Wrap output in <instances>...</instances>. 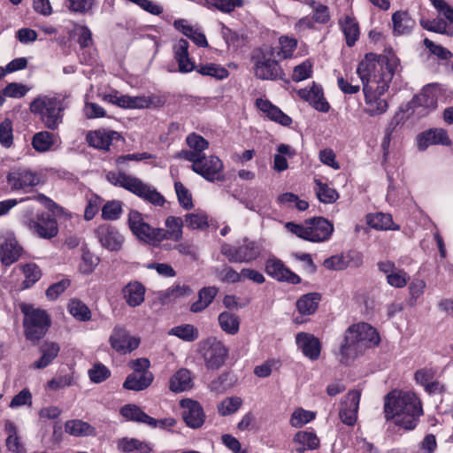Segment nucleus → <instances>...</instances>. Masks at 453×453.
I'll use <instances>...</instances> for the list:
<instances>
[{
    "instance_id": "nucleus-1",
    "label": "nucleus",
    "mask_w": 453,
    "mask_h": 453,
    "mask_svg": "<svg viewBox=\"0 0 453 453\" xmlns=\"http://www.w3.org/2000/svg\"><path fill=\"white\" fill-rule=\"evenodd\" d=\"M398 67L399 59L393 54L377 56L368 53L359 62L357 73L363 84L364 112L370 117L382 115L388 111V103L383 95Z\"/></svg>"
},
{
    "instance_id": "nucleus-2",
    "label": "nucleus",
    "mask_w": 453,
    "mask_h": 453,
    "mask_svg": "<svg viewBox=\"0 0 453 453\" xmlns=\"http://www.w3.org/2000/svg\"><path fill=\"white\" fill-rule=\"evenodd\" d=\"M384 414L387 421L404 430H413L423 415L421 401L413 392L392 390L384 397Z\"/></svg>"
},
{
    "instance_id": "nucleus-3",
    "label": "nucleus",
    "mask_w": 453,
    "mask_h": 453,
    "mask_svg": "<svg viewBox=\"0 0 453 453\" xmlns=\"http://www.w3.org/2000/svg\"><path fill=\"white\" fill-rule=\"evenodd\" d=\"M380 336L374 327L367 323L350 326L345 332L343 342L340 347L341 363L348 364L364 349L377 345Z\"/></svg>"
},
{
    "instance_id": "nucleus-4",
    "label": "nucleus",
    "mask_w": 453,
    "mask_h": 453,
    "mask_svg": "<svg viewBox=\"0 0 453 453\" xmlns=\"http://www.w3.org/2000/svg\"><path fill=\"white\" fill-rule=\"evenodd\" d=\"M67 98L68 96L61 94L40 95L30 103L29 110L39 117L47 129L55 131L63 123L64 112L68 107Z\"/></svg>"
},
{
    "instance_id": "nucleus-5",
    "label": "nucleus",
    "mask_w": 453,
    "mask_h": 453,
    "mask_svg": "<svg viewBox=\"0 0 453 453\" xmlns=\"http://www.w3.org/2000/svg\"><path fill=\"white\" fill-rule=\"evenodd\" d=\"M106 180L155 206H163L165 203V197L153 186L144 183L137 177L121 172H109L106 173Z\"/></svg>"
},
{
    "instance_id": "nucleus-6",
    "label": "nucleus",
    "mask_w": 453,
    "mask_h": 453,
    "mask_svg": "<svg viewBox=\"0 0 453 453\" xmlns=\"http://www.w3.org/2000/svg\"><path fill=\"white\" fill-rule=\"evenodd\" d=\"M21 311L24 314V334L29 341H39L47 333L50 326V318L46 311L35 308L30 304H22Z\"/></svg>"
},
{
    "instance_id": "nucleus-7",
    "label": "nucleus",
    "mask_w": 453,
    "mask_h": 453,
    "mask_svg": "<svg viewBox=\"0 0 453 453\" xmlns=\"http://www.w3.org/2000/svg\"><path fill=\"white\" fill-rule=\"evenodd\" d=\"M286 227L298 237L312 242L327 241L334 231L333 224L322 217L311 219L306 226L288 222Z\"/></svg>"
},
{
    "instance_id": "nucleus-8",
    "label": "nucleus",
    "mask_w": 453,
    "mask_h": 453,
    "mask_svg": "<svg viewBox=\"0 0 453 453\" xmlns=\"http://www.w3.org/2000/svg\"><path fill=\"white\" fill-rule=\"evenodd\" d=\"M263 248L260 241L244 238L238 246L223 243L220 252L230 263H250L259 257Z\"/></svg>"
},
{
    "instance_id": "nucleus-9",
    "label": "nucleus",
    "mask_w": 453,
    "mask_h": 453,
    "mask_svg": "<svg viewBox=\"0 0 453 453\" xmlns=\"http://www.w3.org/2000/svg\"><path fill=\"white\" fill-rule=\"evenodd\" d=\"M33 214L32 209H27L22 215L23 224L33 234L46 240L57 236L58 226L54 218L44 212L38 213L35 218L33 217Z\"/></svg>"
},
{
    "instance_id": "nucleus-10",
    "label": "nucleus",
    "mask_w": 453,
    "mask_h": 453,
    "mask_svg": "<svg viewBox=\"0 0 453 453\" xmlns=\"http://www.w3.org/2000/svg\"><path fill=\"white\" fill-rule=\"evenodd\" d=\"M6 188L13 193H28L40 182L36 173L27 167H12L6 174Z\"/></svg>"
},
{
    "instance_id": "nucleus-11",
    "label": "nucleus",
    "mask_w": 453,
    "mask_h": 453,
    "mask_svg": "<svg viewBox=\"0 0 453 453\" xmlns=\"http://www.w3.org/2000/svg\"><path fill=\"white\" fill-rule=\"evenodd\" d=\"M255 76L259 80L274 81L282 79L284 72L278 61L275 59V50L270 48L257 57L254 64Z\"/></svg>"
},
{
    "instance_id": "nucleus-12",
    "label": "nucleus",
    "mask_w": 453,
    "mask_h": 453,
    "mask_svg": "<svg viewBox=\"0 0 453 453\" xmlns=\"http://www.w3.org/2000/svg\"><path fill=\"white\" fill-rule=\"evenodd\" d=\"M200 352L208 369L220 368L227 356L228 349L225 344L215 338H208L200 343Z\"/></svg>"
},
{
    "instance_id": "nucleus-13",
    "label": "nucleus",
    "mask_w": 453,
    "mask_h": 453,
    "mask_svg": "<svg viewBox=\"0 0 453 453\" xmlns=\"http://www.w3.org/2000/svg\"><path fill=\"white\" fill-rule=\"evenodd\" d=\"M128 225L132 233L138 239L153 246L158 245L157 228L146 223L142 213L137 211H131L128 214Z\"/></svg>"
},
{
    "instance_id": "nucleus-14",
    "label": "nucleus",
    "mask_w": 453,
    "mask_h": 453,
    "mask_svg": "<svg viewBox=\"0 0 453 453\" xmlns=\"http://www.w3.org/2000/svg\"><path fill=\"white\" fill-rule=\"evenodd\" d=\"M192 170L208 181L224 180L223 162L216 156L203 155L200 162L191 165Z\"/></svg>"
},
{
    "instance_id": "nucleus-15",
    "label": "nucleus",
    "mask_w": 453,
    "mask_h": 453,
    "mask_svg": "<svg viewBox=\"0 0 453 453\" xmlns=\"http://www.w3.org/2000/svg\"><path fill=\"white\" fill-rule=\"evenodd\" d=\"M95 235L103 248L112 252L119 251L125 242L124 235L110 224L100 225L95 230Z\"/></svg>"
},
{
    "instance_id": "nucleus-16",
    "label": "nucleus",
    "mask_w": 453,
    "mask_h": 453,
    "mask_svg": "<svg viewBox=\"0 0 453 453\" xmlns=\"http://www.w3.org/2000/svg\"><path fill=\"white\" fill-rule=\"evenodd\" d=\"M111 348L120 354L130 353L136 349L140 344V340L130 336L128 332L121 326H115L109 338Z\"/></svg>"
},
{
    "instance_id": "nucleus-17",
    "label": "nucleus",
    "mask_w": 453,
    "mask_h": 453,
    "mask_svg": "<svg viewBox=\"0 0 453 453\" xmlns=\"http://www.w3.org/2000/svg\"><path fill=\"white\" fill-rule=\"evenodd\" d=\"M361 392L354 389L350 390L342 401V408L339 416L341 420L347 426H354L357 421V411Z\"/></svg>"
},
{
    "instance_id": "nucleus-18",
    "label": "nucleus",
    "mask_w": 453,
    "mask_h": 453,
    "mask_svg": "<svg viewBox=\"0 0 453 453\" xmlns=\"http://www.w3.org/2000/svg\"><path fill=\"white\" fill-rule=\"evenodd\" d=\"M182 411V418L186 425L193 429L199 428L205 420V415L200 403L191 399H183L180 403Z\"/></svg>"
},
{
    "instance_id": "nucleus-19",
    "label": "nucleus",
    "mask_w": 453,
    "mask_h": 453,
    "mask_svg": "<svg viewBox=\"0 0 453 453\" xmlns=\"http://www.w3.org/2000/svg\"><path fill=\"white\" fill-rule=\"evenodd\" d=\"M265 272L279 281H286L294 285L301 282V278L277 258H270L266 261Z\"/></svg>"
},
{
    "instance_id": "nucleus-20",
    "label": "nucleus",
    "mask_w": 453,
    "mask_h": 453,
    "mask_svg": "<svg viewBox=\"0 0 453 453\" xmlns=\"http://www.w3.org/2000/svg\"><path fill=\"white\" fill-rule=\"evenodd\" d=\"M417 142L419 150H425L431 145L449 146L451 144L447 131L442 128H431L419 134L417 137Z\"/></svg>"
},
{
    "instance_id": "nucleus-21",
    "label": "nucleus",
    "mask_w": 453,
    "mask_h": 453,
    "mask_svg": "<svg viewBox=\"0 0 453 453\" xmlns=\"http://www.w3.org/2000/svg\"><path fill=\"white\" fill-rule=\"evenodd\" d=\"M184 221L180 217L168 216L165 219V228H157L158 244L164 240L179 242L182 239Z\"/></svg>"
},
{
    "instance_id": "nucleus-22",
    "label": "nucleus",
    "mask_w": 453,
    "mask_h": 453,
    "mask_svg": "<svg viewBox=\"0 0 453 453\" xmlns=\"http://www.w3.org/2000/svg\"><path fill=\"white\" fill-rule=\"evenodd\" d=\"M22 248L13 236H0V259L4 265H11L20 257Z\"/></svg>"
},
{
    "instance_id": "nucleus-23",
    "label": "nucleus",
    "mask_w": 453,
    "mask_h": 453,
    "mask_svg": "<svg viewBox=\"0 0 453 453\" xmlns=\"http://www.w3.org/2000/svg\"><path fill=\"white\" fill-rule=\"evenodd\" d=\"M297 94L302 99L311 104L317 111L321 112H327L329 111L330 106L324 97L321 87L316 85L314 82L310 88L299 89Z\"/></svg>"
},
{
    "instance_id": "nucleus-24",
    "label": "nucleus",
    "mask_w": 453,
    "mask_h": 453,
    "mask_svg": "<svg viewBox=\"0 0 453 453\" xmlns=\"http://www.w3.org/2000/svg\"><path fill=\"white\" fill-rule=\"evenodd\" d=\"M296 341L305 357L311 360L319 359L321 345L317 337L307 333H299L296 334Z\"/></svg>"
},
{
    "instance_id": "nucleus-25",
    "label": "nucleus",
    "mask_w": 453,
    "mask_h": 453,
    "mask_svg": "<svg viewBox=\"0 0 453 453\" xmlns=\"http://www.w3.org/2000/svg\"><path fill=\"white\" fill-rule=\"evenodd\" d=\"M192 293L193 290L188 285L175 283L166 289L157 291L155 295L158 303L165 305L178 298L189 296Z\"/></svg>"
},
{
    "instance_id": "nucleus-26",
    "label": "nucleus",
    "mask_w": 453,
    "mask_h": 453,
    "mask_svg": "<svg viewBox=\"0 0 453 453\" xmlns=\"http://www.w3.org/2000/svg\"><path fill=\"white\" fill-rule=\"evenodd\" d=\"M145 292V287L136 280L128 282L122 288L123 298L130 307L140 306L144 302Z\"/></svg>"
},
{
    "instance_id": "nucleus-27",
    "label": "nucleus",
    "mask_w": 453,
    "mask_h": 453,
    "mask_svg": "<svg viewBox=\"0 0 453 453\" xmlns=\"http://www.w3.org/2000/svg\"><path fill=\"white\" fill-rule=\"evenodd\" d=\"M188 46V42L185 39L179 40L173 45L174 59L178 63L180 73H189L196 68L194 62L189 58Z\"/></svg>"
},
{
    "instance_id": "nucleus-28",
    "label": "nucleus",
    "mask_w": 453,
    "mask_h": 453,
    "mask_svg": "<svg viewBox=\"0 0 453 453\" xmlns=\"http://www.w3.org/2000/svg\"><path fill=\"white\" fill-rule=\"evenodd\" d=\"M256 105L273 121L280 123L285 127H288L292 123V119L289 116L285 114L280 108L273 105L268 100L258 98L256 101Z\"/></svg>"
},
{
    "instance_id": "nucleus-29",
    "label": "nucleus",
    "mask_w": 453,
    "mask_h": 453,
    "mask_svg": "<svg viewBox=\"0 0 453 453\" xmlns=\"http://www.w3.org/2000/svg\"><path fill=\"white\" fill-rule=\"evenodd\" d=\"M119 137L115 131L96 130L87 135L88 144L96 149L109 150L112 140Z\"/></svg>"
},
{
    "instance_id": "nucleus-30",
    "label": "nucleus",
    "mask_w": 453,
    "mask_h": 453,
    "mask_svg": "<svg viewBox=\"0 0 453 453\" xmlns=\"http://www.w3.org/2000/svg\"><path fill=\"white\" fill-rule=\"evenodd\" d=\"M193 386L194 381L191 372L184 368L178 370L169 381L170 390L175 393L189 390Z\"/></svg>"
},
{
    "instance_id": "nucleus-31",
    "label": "nucleus",
    "mask_w": 453,
    "mask_h": 453,
    "mask_svg": "<svg viewBox=\"0 0 453 453\" xmlns=\"http://www.w3.org/2000/svg\"><path fill=\"white\" fill-rule=\"evenodd\" d=\"M152 372H132L123 383L127 390L142 391L146 389L153 381Z\"/></svg>"
},
{
    "instance_id": "nucleus-32",
    "label": "nucleus",
    "mask_w": 453,
    "mask_h": 453,
    "mask_svg": "<svg viewBox=\"0 0 453 453\" xmlns=\"http://www.w3.org/2000/svg\"><path fill=\"white\" fill-rule=\"evenodd\" d=\"M33 199L39 202L46 209H48L52 214L50 216L54 218L56 220L57 219L64 221L71 219L72 213L70 211H68L66 209L60 206L57 203H55L52 199L46 196L45 195L37 194L33 196Z\"/></svg>"
},
{
    "instance_id": "nucleus-33",
    "label": "nucleus",
    "mask_w": 453,
    "mask_h": 453,
    "mask_svg": "<svg viewBox=\"0 0 453 453\" xmlns=\"http://www.w3.org/2000/svg\"><path fill=\"white\" fill-rule=\"evenodd\" d=\"M293 442L296 445V450L303 453L305 450L316 449L319 445V439L314 433L299 431L295 434Z\"/></svg>"
},
{
    "instance_id": "nucleus-34",
    "label": "nucleus",
    "mask_w": 453,
    "mask_h": 453,
    "mask_svg": "<svg viewBox=\"0 0 453 453\" xmlns=\"http://www.w3.org/2000/svg\"><path fill=\"white\" fill-rule=\"evenodd\" d=\"M4 433L6 434V447L12 453H24L25 446L18 434L16 426L10 420L4 422Z\"/></svg>"
},
{
    "instance_id": "nucleus-35",
    "label": "nucleus",
    "mask_w": 453,
    "mask_h": 453,
    "mask_svg": "<svg viewBox=\"0 0 453 453\" xmlns=\"http://www.w3.org/2000/svg\"><path fill=\"white\" fill-rule=\"evenodd\" d=\"M42 357L33 364V367L42 369L47 367L58 357L60 347L57 342H46L40 348Z\"/></svg>"
},
{
    "instance_id": "nucleus-36",
    "label": "nucleus",
    "mask_w": 453,
    "mask_h": 453,
    "mask_svg": "<svg viewBox=\"0 0 453 453\" xmlns=\"http://www.w3.org/2000/svg\"><path fill=\"white\" fill-rule=\"evenodd\" d=\"M120 414L126 418L144 423L148 426H155L156 418L150 417L135 404H126L120 409Z\"/></svg>"
},
{
    "instance_id": "nucleus-37",
    "label": "nucleus",
    "mask_w": 453,
    "mask_h": 453,
    "mask_svg": "<svg viewBox=\"0 0 453 453\" xmlns=\"http://www.w3.org/2000/svg\"><path fill=\"white\" fill-rule=\"evenodd\" d=\"M65 430L67 434L80 437V436H96V430L89 423L81 419L68 420L65 424Z\"/></svg>"
},
{
    "instance_id": "nucleus-38",
    "label": "nucleus",
    "mask_w": 453,
    "mask_h": 453,
    "mask_svg": "<svg viewBox=\"0 0 453 453\" xmlns=\"http://www.w3.org/2000/svg\"><path fill=\"white\" fill-rule=\"evenodd\" d=\"M174 27L180 31L184 35L191 39L199 47H207L208 42L205 35L198 29L188 25L184 19L174 21Z\"/></svg>"
},
{
    "instance_id": "nucleus-39",
    "label": "nucleus",
    "mask_w": 453,
    "mask_h": 453,
    "mask_svg": "<svg viewBox=\"0 0 453 453\" xmlns=\"http://www.w3.org/2000/svg\"><path fill=\"white\" fill-rule=\"evenodd\" d=\"M321 300V295L317 292L308 293L302 296L296 302V309L303 315L313 314Z\"/></svg>"
},
{
    "instance_id": "nucleus-40",
    "label": "nucleus",
    "mask_w": 453,
    "mask_h": 453,
    "mask_svg": "<svg viewBox=\"0 0 453 453\" xmlns=\"http://www.w3.org/2000/svg\"><path fill=\"white\" fill-rule=\"evenodd\" d=\"M218 293L215 287H204L198 292V299L190 306V311L198 313L205 310L213 301Z\"/></svg>"
},
{
    "instance_id": "nucleus-41",
    "label": "nucleus",
    "mask_w": 453,
    "mask_h": 453,
    "mask_svg": "<svg viewBox=\"0 0 453 453\" xmlns=\"http://www.w3.org/2000/svg\"><path fill=\"white\" fill-rule=\"evenodd\" d=\"M394 33L396 35L409 34L415 21L411 18L407 12L398 11L392 15Z\"/></svg>"
},
{
    "instance_id": "nucleus-42",
    "label": "nucleus",
    "mask_w": 453,
    "mask_h": 453,
    "mask_svg": "<svg viewBox=\"0 0 453 453\" xmlns=\"http://www.w3.org/2000/svg\"><path fill=\"white\" fill-rule=\"evenodd\" d=\"M238 199L247 209L253 211H257L267 203L265 195L254 188L247 190L244 196Z\"/></svg>"
},
{
    "instance_id": "nucleus-43",
    "label": "nucleus",
    "mask_w": 453,
    "mask_h": 453,
    "mask_svg": "<svg viewBox=\"0 0 453 453\" xmlns=\"http://www.w3.org/2000/svg\"><path fill=\"white\" fill-rule=\"evenodd\" d=\"M367 224L377 230H398L399 226L395 225L390 214L378 212L367 216Z\"/></svg>"
},
{
    "instance_id": "nucleus-44",
    "label": "nucleus",
    "mask_w": 453,
    "mask_h": 453,
    "mask_svg": "<svg viewBox=\"0 0 453 453\" xmlns=\"http://www.w3.org/2000/svg\"><path fill=\"white\" fill-rule=\"evenodd\" d=\"M339 23L345 35L347 45L349 47L353 46L359 37L357 22L353 18L345 16Z\"/></svg>"
},
{
    "instance_id": "nucleus-45",
    "label": "nucleus",
    "mask_w": 453,
    "mask_h": 453,
    "mask_svg": "<svg viewBox=\"0 0 453 453\" xmlns=\"http://www.w3.org/2000/svg\"><path fill=\"white\" fill-rule=\"evenodd\" d=\"M168 334L188 342H195L199 337L198 329L191 324H184L173 326L170 329Z\"/></svg>"
},
{
    "instance_id": "nucleus-46",
    "label": "nucleus",
    "mask_w": 453,
    "mask_h": 453,
    "mask_svg": "<svg viewBox=\"0 0 453 453\" xmlns=\"http://www.w3.org/2000/svg\"><path fill=\"white\" fill-rule=\"evenodd\" d=\"M218 319L221 329L226 334L234 335L238 333L240 320L237 315L229 311H223L219 315Z\"/></svg>"
},
{
    "instance_id": "nucleus-47",
    "label": "nucleus",
    "mask_w": 453,
    "mask_h": 453,
    "mask_svg": "<svg viewBox=\"0 0 453 453\" xmlns=\"http://www.w3.org/2000/svg\"><path fill=\"white\" fill-rule=\"evenodd\" d=\"M54 137L49 131L38 132L32 138V146L38 152H46L53 146Z\"/></svg>"
},
{
    "instance_id": "nucleus-48",
    "label": "nucleus",
    "mask_w": 453,
    "mask_h": 453,
    "mask_svg": "<svg viewBox=\"0 0 453 453\" xmlns=\"http://www.w3.org/2000/svg\"><path fill=\"white\" fill-rule=\"evenodd\" d=\"M316 183L315 192L318 199L323 203H333L339 198L338 192L330 188L326 183L319 180H314Z\"/></svg>"
},
{
    "instance_id": "nucleus-49",
    "label": "nucleus",
    "mask_w": 453,
    "mask_h": 453,
    "mask_svg": "<svg viewBox=\"0 0 453 453\" xmlns=\"http://www.w3.org/2000/svg\"><path fill=\"white\" fill-rule=\"evenodd\" d=\"M69 313L79 321H88L91 319L90 309L81 301L73 299L67 306Z\"/></svg>"
},
{
    "instance_id": "nucleus-50",
    "label": "nucleus",
    "mask_w": 453,
    "mask_h": 453,
    "mask_svg": "<svg viewBox=\"0 0 453 453\" xmlns=\"http://www.w3.org/2000/svg\"><path fill=\"white\" fill-rule=\"evenodd\" d=\"M20 269L25 275V280L22 282V288L24 289L32 287L42 276L41 269L35 263L20 265Z\"/></svg>"
},
{
    "instance_id": "nucleus-51",
    "label": "nucleus",
    "mask_w": 453,
    "mask_h": 453,
    "mask_svg": "<svg viewBox=\"0 0 453 453\" xmlns=\"http://www.w3.org/2000/svg\"><path fill=\"white\" fill-rule=\"evenodd\" d=\"M99 262V257L96 256L89 250L83 249L79 271L83 274H90L95 271Z\"/></svg>"
},
{
    "instance_id": "nucleus-52",
    "label": "nucleus",
    "mask_w": 453,
    "mask_h": 453,
    "mask_svg": "<svg viewBox=\"0 0 453 453\" xmlns=\"http://www.w3.org/2000/svg\"><path fill=\"white\" fill-rule=\"evenodd\" d=\"M209 8H214L225 13H230L236 7L243 5V0H204Z\"/></svg>"
},
{
    "instance_id": "nucleus-53",
    "label": "nucleus",
    "mask_w": 453,
    "mask_h": 453,
    "mask_svg": "<svg viewBox=\"0 0 453 453\" xmlns=\"http://www.w3.org/2000/svg\"><path fill=\"white\" fill-rule=\"evenodd\" d=\"M196 71L202 75L211 76L218 80H223L228 75L226 69L216 64L200 65L196 67Z\"/></svg>"
},
{
    "instance_id": "nucleus-54",
    "label": "nucleus",
    "mask_w": 453,
    "mask_h": 453,
    "mask_svg": "<svg viewBox=\"0 0 453 453\" xmlns=\"http://www.w3.org/2000/svg\"><path fill=\"white\" fill-rule=\"evenodd\" d=\"M306 4L313 10L312 19L315 22L325 24L330 19L329 9L326 5L314 0H307Z\"/></svg>"
},
{
    "instance_id": "nucleus-55",
    "label": "nucleus",
    "mask_w": 453,
    "mask_h": 453,
    "mask_svg": "<svg viewBox=\"0 0 453 453\" xmlns=\"http://www.w3.org/2000/svg\"><path fill=\"white\" fill-rule=\"evenodd\" d=\"M185 221L187 226L192 230L204 229L208 224V218L204 213H188L185 215Z\"/></svg>"
},
{
    "instance_id": "nucleus-56",
    "label": "nucleus",
    "mask_w": 453,
    "mask_h": 453,
    "mask_svg": "<svg viewBox=\"0 0 453 453\" xmlns=\"http://www.w3.org/2000/svg\"><path fill=\"white\" fill-rule=\"evenodd\" d=\"M242 401L240 397H227L224 399L218 406V411L222 416L231 415L238 411Z\"/></svg>"
},
{
    "instance_id": "nucleus-57",
    "label": "nucleus",
    "mask_w": 453,
    "mask_h": 453,
    "mask_svg": "<svg viewBox=\"0 0 453 453\" xmlns=\"http://www.w3.org/2000/svg\"><path fill=\"white\" fill-rule=\"evenodd\" d=\"M174 188L180 206L185 210L191 209L193 202L189 190L180 181L174 183Z\"/></svg>"
},
{
    "instance_id": "nucleus-58",
    "label": "nucleus",
    "mask_w": 453,
    "mask_h": 453,
    "mask_svg": "<svg viewBox=\"0 0 453 453\" xmlns=\"http://www.w3.org/2000/svg\"><path fill=\"white\" fill-rule=\"evenodd\" d=\"M12 123L5 119L0 123V143L4 148H10L13 143Z\"/></svg>"
},
{
    "instance_id": "nucleus-59",
    "label": "nucleus",
    "mask_w": 453,
    "mask_h": 453,
    "mask_svg": "<svg viewBox=\"0 0 453 453\" xmlns=\"http://www.w3.org/2000/svg\"><path fill=\"white\" fill-rule=\"evenodd\" d=\"M315 418V413L303 409L296 410L290 418V424L294 427H301Z\"/></svg>"
},
{
    "instance_id": "nucleus-60",
    "label": "nucleus",
    "mask_w": 453,
    "mask_h": 453,
    "mask_svg": "<svg viewBox=\"0 0 453 453\" xmlns=\"http://www.w3.org/2000/svg\"><path fill=\"white\" fill-rule=\"evenodd\" d=\"M122 212L120 202L111 201L106 203L102 208V217L106 220L118 219Z\"/></svg>"
},
{
    "instance_id": "nucleus-61",
    "label": "nucleus",
    "mask_w": 453,
    "mask_h": 453,
    "mask_svg": "<svg viewBox=\"0 0 453 453\" xmlns=\"http://www.w3.org/2000/svg\"><path fill=\"white\" fill-rule=\"evenodd\" d=\"M218 278L223 282L236 283L242 280V271L236 272L233 267L224 265L221 269H217Z\"/></svg>"
},
{
    "instance_id": "nucleus-62",
    "label": "nucleus",
    "mask_w": 453,
    "mask_h": 453,
    "mask_svg": "<svg viewBox=\"0 0 453 453\" xmlns=\"http://www.w3.org/2000/svg\"><path fill=\"white\" fill-rule=\"evenodd\" d=\"M280 51L277 54L281 55L283 58H291L297 46V41L288 36H281L279 39Z\"/></svg>"
},
{
    "instance_id": "nucleus-63",
    "label": "nucleus",
    "mask_w": 453,
    "mask_h": 453,
    "mask_svg": "<svg viewBox=\"0 0 453 453\" xmlns=\"http://www.w3.org/2000/svg\"><path fill=\"white\" fill-rule=\"evenodd\" d=\"M186 142L191 150L198 152L200 155H203V151L207 150L209 147L208 141L195 133L188 134L186 138Z\"/></svg>"
},
{
    "instance_id": "nucleus-64",
    "label": "nucleus",
    "mask_w": 453,
    "mask_h": 453,
    "mask_svg": "<svg viewBox=\"0 0 453 453\" xmlns=\"http://www.w3.org/2000/svg\"><path fill=\"white\" fill-rule=\"evenodd\" d=\"M88 376L92 382L101 383L111 376V372L105 365L96 364L88 370Z\"/></svg>"
}]
</instances>
